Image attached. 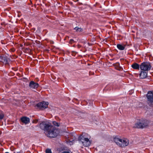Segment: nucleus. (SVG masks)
<instances>
[{
  "mask_svg": "<svg viewBox=\"0 0 153 153\" xmlns=\"http://www.w3.org/2000/svg\"><path fill=\"white\" fill-rule=\"evenodd\" d=\"M4 117V115L3 114H0V120H2Z\"/></svg>",
  "mask_w": 153,
  "mask_h": 153,
  "instance_id": "obj_18",
  "label": "nucleus"
},
{
  "mask_svg": "<svg viewBox=\"0 0 153 153\" xmlns=\"http://www.w3.org/2000/svg\"><path fill=\"white\" fill-rule=\"evenodd\" d=\"M73 41V39H70V41Z\"/></svg>",
  "mask_w": 153,
  "mask_h": 153,
  "instance_id": "obj_20",
  "label": "nucleus"
},
{
  "mask_svg": "<svg viewBox=\"0 0 153 153\" xmlns=\"http://www.w3.org/2000/svg\"><path fill=\"white\" fill-rule=\"evenodd\" d=\"M146 97L148 104L150 106H153V92L151 91H148Z\"/></svg>",
  "mask_w": 153,
  "mask_h": 153,
  "instance_id": "obj_5",
  "label": "nucleus"
},
{
  "mask_svg": "<svg viewBox=\"0 0 153 153\" xmlns=\"http://www.w3.org/2000/svg\"><path fill=\"white\" fill-rule=\"evenodd\" d=\"M39 86L38 83L35 82L33 81H31L29 84V87L30 88L32 89H35L37 88Z\"/></svg>",
  "mask_w": 153,
  "mask_h": 153,
  "instance_id": "obj_10",
  "label": "nucleus"
},
{
  "mask_svg": "<svg viewBox=\"0 0 153 153\" xmlns=\"http://www.w3.org/2000/svg\"><path fill=\"white\" fill-rule=\"evenodd\" d=\"M46 153H52V152L51 149H47L46 150Z\"/></svg>",
  "mask_w": 153,
  "mask_h": 153,
  "instance_id": "obj_17",
  "label": "nucleus"
},
{
  "mask_svg": "<svg viewBox=\"0 0 153 153\" xmlns=\"http://www.w3.org/2000/svg\"><path fill=\"white\" fill-rule=\"evenodd\" d=\"M22 122L25 124H27L30 122V119L26 117H22L21 118Z\"/></svg>",
  "mask_w": 153,
  "mask_h": 153,
  "instance_id": "obj_11",
  "label": "nucleus"
},
{
  "mask_svg": "<svg viewBox=\"0 0 153 153\" xmlns=\"http://www.w3.org/2000/svg\"><path fill=\"white\" fill-rule=\"evenodd\" d=\"M62 153H70L69 151H64Z\"/></svg>",
  "mask_w": 153,
  "mask_h": 153,
  "instance_id": "obj_19",
  "label": "nucleus"
},
{
  "mask_svg": "<svg viewBox=\"0 0 153 153\" xmlns=\"http://www.w3.org/2000/svg\"><path fill=\"white\" fill-rule=\"evenodd\" d=\"M149 121L146 119L140 120L138 122L136 123L134 127L138 128H143L148 126Z\"/></svg>",
  "mask_w": 153,
  "mask_h": 153,
  "instance_id": "obj_3",
  "label": "nucleus"
},
{
  "mask_svg": "<svg viewBox=\"0 0 153 153\" xmlns=\"http://www.w3.org/2000/svg\"><path fill=\"white\" fill-rule=\"evenodd\" d=\"M39 126L42 130L44 131L45 134L48 137L53 138L57 136V130L51 123L44 121L40 124Z\"/></svg>",
  "mask_w": 153,
  "mask_h": 153,
  "instance_id": "obj_1",
  "label": "nucleus"
},
{
  "mask_svg": "<svg viewBox=\"0 0 153 153\" xmlns=\"http://www.w3.org/2000/svg\"><path fill=\"white\" fill-rule=\"evenodd\" d=\"M117 47L120 50H123L125 49V47L120 44L117 45Z\"/></svg>",
  "mask_w": 153,
  "mask_h": 153,
  "instance_id": "obj_14",
  "label": "nucleus"
},
{
  "mask_svg": "<svg viewBox=\"0 0 153 153\" xmlns=\"http://www.w3.org/2000/svg\"><path fill=\"white\" fill-rule=\"evenodd\" d=\"M129 143L128 140L126 138L121 139L120 143V146L122 147H123L127 146Z\"/></svg>",
  "mask_w": 153,
  "mask_h": 153,
  "instance_id": "obj_8",
  "label": "nucleus"
},
{
  "mask_svg": "<svg viewBox=\"0 0 153 153\" xmlns=\"http://www.w3.org/2000/svg\"><path fill=\"white\" fill-rule=\"evenodd\" d=\"M148 74V71L141 70L139 74L140 78L141 79L146 78Z\"/></svg>",
  "mask_w": 153,
  "mask_h": 153,
  "instance_id": "obj_9",
  "label": "nucleus"
},
{
  "mask_svg": "<svg viewBox=\"0 0 153 153\" xmlns=\"http://www.w3.org/2000/svg\"><path fill=\"white\" fill-rule=\"evenodd\" d=\"M151 68L150 63L149 62H144L140 64V69L141 71L148 72L151 70Z\"/></svg>",
  "mask_w": 153,
  "mask_h": 153,
  "instance_id": "obj_4",
  "label": "nucleus"
},
{
  "mask_svg": "<svg viewBox=\"0 0 153 153\" xmlns=\"http://www.w3.org/2000/svg\"><path fill=\"white\" fill-rule=\"evenodd\" d=\"M83 134L82 135L80 136L78 138V140L80 143H81L82 145L85 146H88L91 144L90 141L89 140L88 137H86Z\"/></svg>",
  "mask_w": 153,
  "mask_h": 153,
  "instance_id": "obj_2",
  "label": "nucleus"
},
{
  "mask_svg": "<svg viewBox=\"0 0 153 153\" xmlns=\"http://www.w3.org/2000/svg\"><path fill=\"white\" fill-rule=\"evenodd\" d=\"M48 102L43 101L37 103L36 106L39 109H42L47 108L48 107Z\"/></svg>",
  "mask_w": 153,
  "mask_h": 153,
  "instance_id": "obj_6",
  "label": "nucleus"
},
{
  "mask_svg": "<svg viewBox=\"0 0 153 153\" xmlns=\"http://www.w3.org/2000/svg\"><path fill=\"white\" fill-rule=\"evenodd\" d=\"M74 30H75L77 32H80L83 31V29L81 27H78L76 26L74 28Z\"/></svg>",
  "mask_w": 153,
  "mask_h": 153,
  "instance_id": "obj_15",
  "label": "nucleus"
},
{
  "mask_svg": "<svg viewBox=\"0 0 153 153\" xmlns=\"http://www.w3.org/2000/svg\"><path fill=\"white\" fill-rule=\"evenodd\" d=\"M10 60V58L7 56H0V62H2L5 65H9Z\"/></svg>",
  "mask_w": 153,
  "mask_h": 153,
  "instance_id": "obj_7",
  "label": "nucleus"
},
{
  "mask_svg": "<svg viewBox=\"0 0 153 153\" xmlns=\"http://www.w3.org/2000/svg\"><path fill=\"white\" fill-rule=\"evenodd\" d=\"M121 139L117 137H115L114 139V141L115 143L117 145L120 146V143Z\"/></svg>",
  "mask_w": 153,
  "mask_h": 153,
  "instance_id": "obj_13",
  "label": "nucleus"
},
{
  "mask_svg": "<svg viewBox=\"0 0 153 153\" xmlns=\"http://www.w3.org/2000/svg\"><path fill=\"white\" fill-rule=\"evenodd\" d=\"M5 153H9V152H5Z\"/></svg>",
  "mask_w": 153,
  "mask_h": 153,
  "instance_id": "obj_21",
  "label": "nucleus"
},
{
  "mask_svg": "<svg viewBox=\"0 0 153 153\" xmlns=\"http://www.w3.org/2000/svg\"><path fill=\"white\" fill-rule=\"evenodd\" d=\"M53 124L54 126H59V123L57 122H56V121L53 122Z\"/></svg>",
  "mask_w": 153,
  "mask_h": 153,
  "instance_id": "obj_16",
  "label": "nucleus"
},
{
  "mask_svg": "<svg viewBox=\"0 0 153 153\" xmlns=\"http://www.w3.org/2000/svg\"><path fill=\"white\" fill-rule=\"evenodd\" d=\"M131 67L135 70H139L140 68V65H139L137 63H134L131 65Z\"/></svg>",
  "mask_w": 153,
  "mask_h": 153,
  "instance_id": "obj_12",
  "label": "nucleus"
}]
</instances>
